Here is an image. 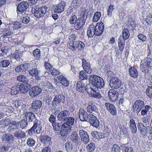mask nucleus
I'll return each mask as SVG.
<instances>
[{"label":"nucleus","instance_id":"obj_16","mask_svg":"<svg viewBox=\"0 0 152 152\" xmlns=\"http://www.w3.org/2000/svg\"><path fill=\"white\" fill-rule=\"evenodd\" d=\"M29 4L26 1H23L19 3L17 7V13L18 12H23L25 11L28 7Z\"/></svg>","mask_w":152,"mask_h":152},{"label":"nucleus","instance_id":"obj_17","mask_svg":"<svg viewBox=\"0 0 152 152\" xmlns=\"http://www.w3.org/2000/svg\"><path fill=\"white\" fill-rule=\"evenodd\" d=\"M42 91L41 88L39 86H34L31 88L29 91V93L32 97L39 95Z\"/></svg>","mask_w":152,"mask_h":152},{"label":"nucleus","instance_id":"obj_45","mask_svg":"<svg viewBox=\"0 0 152 152\" xmlns=\"http://www.w3.org/2000/svg\"><path fill=\"white\" fill-rule=\"evenodd\" d=\"M91 134L93 137L98 139L104 137L103 136L101 135L102 134L100 133H98L96 131L92 132Z\"/></svg>","mask_w":152,"mask_h":152},{"label":"nucleus","instance_id":"obj_54","mask_svg":"<svg viewBox=\"0 0 152 152\" xmlns=\"http://www.w3.org/2000/svg\"><path fill=\"white\" fill-rule=\"evenodd\" d=\"M128 28L129 29H131L132 30L135 29L136 25L134 21L131 20L128 23Z\"/></svg>","mask_w":152,"mask_h":152},{"label":"nucleus","instance_id":"obj_33","mask_svg":"<svg viewBox=\"0 0 152 152\" xmlns=\"http://www.w3.org/2000/svg\"><path fill=\"white\" fill-rule=\"evenodd\" d=\"M130 75L134 78H136L138 76V72L134 67L131 66L129 69Z\"/></svg>","mask_w":152,"mask_h":152},{"label":"nucleus","instance_id":"obj_9","mask_svg":"<svg viewBox=\"0 0 152 152\" xmlns=\"http://www.w3.org/2000/svg\"><path fill=\"white\" fill-rule=\"evenodd\" d=\"M104 25L103 23L101 22L99 23H97L96 26H94V30L95 36H99L101 35L104 31Z\"/></svg>","mask_w":152,"mask_h":152},{"label":"nucleus","instance_id":"obj_25","mask_svg":"<svg viewBox=\"0 0 152 152\" xmlns=\"http://www.w3.org/2000/svg\"><path fill=\"white\" fill-rule=\"evenodd\" d=\"M104 105L107 110L110 114L113 115H115L116 114V110L115 106L110 103H106Z\"/></svg>","mask_w":152,"mask_h":152},{"label":"nucleus","instance_id":"obj_14","mask_svg":"<svg viewBox=\"0 0 152 152\" xmlns=\"http://www.w3.org/2000/svg\"><path fill=\"white\" fill-rule=\"evenodd\" d=\"M88 116V120L92 126L96 128H97L99 126V120L96 117L91 114H89Z\"/></svg>","mask_w":152,"mask_h":152},{"label":"nucleus","instance_id":"obj_58","mask_svg":"<svg viewBox=\"0 0 152 152\" xmlns=\"http://www.w3.org/2000/svg\"><path fill=\"white\" fill-rule=\"evenodd\" d=\"M30 20L29 17L28 16H22L20 18V21L24 23H28Z\"/></svg>","mask_w":152,"mask_h":152},{"label":"nucleus","instance_id":"obj_36","mask_svg":"<svg viewBox=\"0 0 152 152\" xmlns=\"http://www.w3.org/2000/svg\"><path fill=\"white\" fill-rule=\"evenodd\" d=\"M67 47L72 51H75L77 48V41H70V42L68 44Z\"/></svg>","mask_w":152,"mask_h":152},{"label":"nucleus","instance_id":"obj_46","mask_svg":"<svg viewBox=\"0 0 152 152\" xmlns=\"http://www.w3.org/2000/svg\"><path fill=\"white\" fill-rule=\"evenodd\" d=\"M38 120L37 119H36L35 121H34V123H36V124H37V127L36 128V129L35 130V133L37 134H38L42 132V126L41 125H40V124H39L38 122Z\"/></svg>","mask_w":152,"mask_h":152},{"label":"nucleus","instance_id":"obj_56","mask_svg":"<svg viewBox=\"0 0 152 152\" xmlns=\"http://www.w3.org/2000/svg\"><path fill=\"white\" fill-rule=\"evenodd\" d=\"M151 107L148 105H146L145 106V108L142 109L141 111V114L142 115H144L147 114V112Z\"/></svg>","mask_w":152,"mask_h":152},{"label":"nucleus","instance_id":"obj_37","mask_svg":"<svg viewBox=\"0 0 152 152\" xmlns=\"http://www.w3.org/2000/svg\"><path fill=\"white\" fill-rule=\"evenodd\" d=\"M18 123L15 121H13L10 124V125L7 129V130L9 133L14 131L18 127Z\"/></svg>","mask_w":152,"mask_h":152},{"label":"nucleus","instance_id":"obj_27","mask_svg":"<svg viewBox=\"0 0 152 152\" xmlns=\"http://www.w3.org/2000/svg\"><path fill=\"white\" fill-rule=\"evenodd\" d=\"M65 149L67 152H75L76 149L71 142L67 141L64 144Z\"/></svg>","mask_w":152,"mask_h":152},{"label":"nucleus","instance_id":"obj_53","mask_svg":"<svg viewBox=\"0 0 152 152\" xmlns=\"http://www.w3.org/2000/svg\"><path fill=\"white\" fill-rule=\"evenodd\" d=\"M10 63L9 60H3L0 62V66L2 67H6L10 64Z\"/></svg>","mask_w":152,"mask_h":152},{"label":"nucleus","instance_id":"obj_20","mask_svg":"<svg viewBox=\"0 0 152 152\" xmlns=\"http://www.w3.org/2000/svg\"><path fill=\"white\" fill-rule=\"evenodd\" d=\"M78 114L79 118L81 121H87L88 119V116L87 113L83 108L80 109Z\"/></svg>","mask_w":152,"mask_h":152},{"label":"nucleus","instance_id":"obj_2","mask_svg":"<svg viewBox=\"0 0 152 152\" xmlns=\"http://www.w3.org/2000/svg\"><path fill=\"white\" fill-rule=\"evenodd\" d=\"M48 8L46 6L39 8L36 7L33 8L34 16L37 18H39L43 17L47 12Z\"/></svg>","mask_w":152,"mask_h":152},{"label":"nucleus","instance_id":"obj_55","mask_svg":"<svg viewBox=\"0 0 152 152\" xmlns=\"http://www.w3.org/2000/svg\"><path fill=\"white\" fill-rule=\"evenodd\" d=\"M77 20L76 16L75 15L72 14L69 19V23L72 24H75Z\"/></svg>","mask_w":152,"mask_h":152},{"label":"nucleus","instance_id":"obj_43","mask_svg":"<svg viewBox=\"0 0 152 152\" xmlns=\"http://www.w3.org/2000/svg\"><path fill=\"white\" fill-rule=\"evenodd\" d=\"M39 72V70L37 68H34L29 70V73L32 76L38 77Z\"/></svg>","mask_w":152,"mask_h":152},{"label":"nucleus","instance_id":"obj_41","mask_svg":"<svg viewBox=\"0 0 152 152\" xmlns=\"http://www.w3.org/2000/svg\"><path fill=\"white\" fill-rule=\"evenodd\" d=\"M123 36L122 38L124 40H126L128 39L130 36L129 32L127 28H124L123 30Z\"/></svg>","mask_w":152,"mask_h":152},{"label":"nucleus","instance_id":"obj_48","mask_svg":"<svg viewBox=\"0 0 152 152\" xmlns=\"http://www.w3.org/2000/svg\"><path fill=\"white\" fill-rule=\"evenodd\" d=\"M79 77V79L82 80L86 79L88 78V76L84 71L82 70L80 72Z\"/></svg>","mask_w":152,"mask_h":152},{"label":"nucleus","instance_id":"obj_26","mask_svg":"<svg viewBox=\"0 0 152 152\" xmlns=\"http://www.w3.org/2000/svg\"><path fill=\"white\" fill-rule=\"evenodd\" d=\"M19 88L21 93L25 94L27 92L30 88V85L27 82H24L23 84L19 86Z\"/></svg>","mask_w":152,"mask_h":152},{"label":"nucleus","instance_id":"obj_34","mask_svg":"<svg viewBox=\"0 0 152 152\" xmlns=\"http://www.w3.org/2000/svg\"><path fill=\"white\" fill-rule=\"evenodd\" d=\"M94 25H90L88 28L87 31V35L88 37H92L94 35H95L94 30Z\"/></svg>","mask_w":152,"mask_h":152},{"label":"nucleus","instance_id":"obj_52","mask_svg":"<svg viewBox=\"0 0 152 152\" xmlns=\"http://www.w3.org/2000/svg\"><path fill=\"white\" fill-rule=\"evenodd\" d=\"M146 93L149 98L152 99V86H148V88L146 89Z\"/></svg>","mask_w":152,"mask_h":152},{"label":"nucleus","instance_id":"obj_22","mask_svg":"<svg viewBox=\"0 0 152 152\" xmlns=\"http://www.w3.org/2000/svg\"><path fill=\"white\" fill-rule=\"evenodd\" d=\"M82 66L85 71L88 74H91L92 71L90 64L87 62L85 59H82Z\"/></svg>","mask_w":152,"mask_h":152},{"label":"nucleus","instance_id":"obj_60","mask_svg":"<svg viewBox=\"0 0 152 152\" xmlns=\"http://www.w3.org/2000/svg\"><path fill=\"white\" fill-rule=\"evenodd\" d=\"M138 39L142 42H145L146 41L147 37L145 35L140 34L137 36Z\"/></svg>","mask_w":152,"mask_h":152},{"label":"nucleus","instance_id":"obj_18","mask_svg":"<svg viewBox=\"0 0 152 152\" xmlns=\"http://www.w3.org/2000/svg\"><path fill=\"white\" fill-rule=\"evenodd\" d=\"M108 97L112 102H115L118 99V93L114 89H110L108 92Z\"/></svg>","mask_w":152,"mask_h":152},{"label":"nucleus","instance_id":"obj_13","mask_svg":"<svg viewBox=\"0 0 152 152\" xmlns=\"http://www.w3.org/2000/svg\"><path fill=\"white\" fill-rule=\"evenodd\" d=\"M86 18L83 16L77 19V20L74 24V28L77 30L81 29L83 25L85 24Z\"/></svg>","mask_w":152,"mask_h":152},{"label":"nucleus","instance_id":"obj_64","mask_svg":"<svg viewBox=\"0 0 152 152\" xmlns=\"http://www.w3.org/2000/svg\"><path fill=\"white\" fill-rule=\"evenodd\" d=\"M21 55V52L18 50H16L13 54V57H14L16 60H18Z\"/></svg>","mask_w":152,"mask_h":152},{"label":"nucleus","instance_id":"obj_39","mask_svg":"<svg viewBox=\"0 0 152 152\" xmlns=\"http://www.w3.org/2000/svg\"><path fill=\"white\" fill-rule=\"evenodd\" d=\"M118 45L119 50L122 51L124 48L125 40L123 39L122 37L120 36L118 39Z\"/></svg>","mask_w":152,"mask_h":152},{"label":"nucleus","instance_id":"obj_50","mask_svg":"<svg viewBox=\"0 0 152 152\" xmlns=\"http://www.w3.org/2000/svg\"><path fill=\"white\" fill-rule=\"evenodd\" d=\"M37 124L36 123H34L32 127L28 130V134L30 135H32L33 134L35 133V129L37 127Z\"/></svg>","mask_w":152,"mask_h":152},{"label":"nucleus","instance_id":"obj_12","mask_svg":"<svg viewBox=\"0 0 152 152\" xmlns=\"http://www.w3.org/2000/svg\"><path fill=\"white\" fill-rule=\"evenodd\" d=\"M70 138L71 141L77 145L80 144L81 142L78 135V132L76 131H74L71 133Z\"/></svg>","mask_w":152,"mask_h":152},{"label":"nucleus","instance_id":"obj_49","mask_svg":"<svg viewBox=\"0 0 152 152\" xmlns=\"http://www.w3.org/2000/svg\"><path fill=\"white\" fill-rule=\"evenodd\" d=\"M101 16V14L100 12H96L93 16L92 20L94 22H97L100 19Z\"/></svg>","mask_w":152,"mask_h":152},{"label":"nucleus","instance_id":"obj_1","mask_svg":"<svg viewBox=\"0 0 152 152\" xmlns=\"http://www.w3.org/2000/svg\"><path fill=\"white\" fill-rule=\"evenodd\" d=\"M89 79L92 82L88 86H91V88H101L104 86V82L103 79L99 76L94 75H90Z\"/></svg>","mask_w":152,"mask_h":152},{"label":"nucleus","instance_id":"obj_15","mask_svg":"<svg viewBox=\"0 0 152 152\" xmlns=\"http://www.w3.org/2000/svg\"><path fill=\"white\" fill-rule=\"evenodd\" d=\"M2 141L6 143L11 144L15 140L13 135L10 134H3L1 137Z\"/></svg>","mask_w":152,"mask_h":152},{"label":"nucleus","instance_id":"obj_7","mask_svg":"<svg viewBox=\"0 0 152 152\" xmlns=\"http://www.w3.org/2000/svg\"><path fill=\"white\" fill-rule=\"evenodd\" d=\"M121 80L117 77H112L110 82V86L112 88L117 89L121 86Z\"/></svg>","mask_w":152,"mask_h":152},{"label":"nucleus","instance_id":"obj_62","mask_svg":"<svg viewBox=\"0 0 152 152\" xmlns=\"http://www.w3.org/2000/svg\"><path fill=\"white\" fill-rule=\"evenodd\" d=\"M145 21L148 25L152 24V15L150 14H148L147 16Z\"/></svg>","mask_w":152,"mask_h":152},{"label":"nucleus","instance_id":"obj_3","mask_svg":"<svg viewBox=\"0 0 152 152\" xmlns=\"http://www.w3.org/2000/svg\"><path fill=\"white\" fill-rule=\"evenodd\" d=\"M140 67L142 72H146L147 68L149 69L152 67V58L147 57L143 60L141 61Z\"/></svg>","mask_w":152,"mask_h":152},{"label":"nucleus","instance_id":"obj_8","mask_svg":"<svg viewBox=\"0 0 152 152\" xmlns=\"http://www.w3.org/2000/svg\"><path fill=\"white\" fill-rule=\"evenodd\" d=\"M96 88H91V86H88L86 89L87 93L93 97L97 99H100L101 97L100 94L96 91Z\"/></svg>","mask_w":152,"mask_h":152},{"label":"nucleus","instance_id":"obj_44","mask_svg":"<svg viewBox=\"0 0 152 152\" xmlns=\"http://www.w3.org/2000/svg\"><path fill=\"white\" fill-rule=\"evenodd\" d=\"M19 86H15L12 87L11 89V93L12 95H16L19 93Z\"/></svg>","mask_w":152,"mask_h":152},{"label":"nucleus","instance_id":"obj_10","mask_svg":"<svg viewBox=\"0 0 152 152\" xmlns=\"http://www.w3.org/2000/svg\"><path fill=\"white\" fill-rule=\"evenodd\" d=\"M65 98L62 94L56 96L52 101V105L56 107L61 102L63 103L65 101Z\"/></svg>","mask_w":152,"mask_h":152},{"label":"nucleus","instance_id":"obj_51","mask_svg":"<svg viewBox=\"0 0 152 152\" xmlns=\"http://www.w3.org/2000/svg\"><path fill=\"white\" fill-rule=\"evenodd\" d=\"M81 3L82 1L81 0H73L72 1V4L75 8H76L80 6Z\"/></svg>","mask_w":152,"mask_h":152},{"label":"nucleus","instance_id":"obj_57","mask_svg":"<svg viewBox=\"0 0 152 152\" xmlns=\"http://www.w3.org/2000/svg\"><path fill=\"white\" fill-rule=\"evenodd\" d=\"M17 79L20 82H26L28 78L24 75H20L17 77Z\"/></svg>","mask_w":152,"mask_h":152},{"label":"nucleus","instance_id":"obj_28","mask_svg":"<svg viewBox=\"0 0 152 152\" xmlns=\"http://www.w3.org/2000/svg\"><path fill=\"white\" fill-rule=\"evenodd\" d=\"M57 78L60 83L63 86L66 87H67L69 86V81L65 76L61 75L58 76Z\"/></svg>","mask_w":152,"mask_h":152},{"label":"nucleus","instance_id":"obj_35","mask_svg":"<svg viewBox=\"0 0 152 152\" xmlns=\"http://www.w3.org/2000/svg\"><path fill=\"white\" fill-rule=\"evenodd\" d=\"M129 127L132 133H136L137 131V128L134 121L133 119H131L130 120L129 123Z\"/></svg>","mask_w":152,"mask_h":152},{"label":"nucleus","instance_id":"obj_21","mask_svg":"<svg viewBox=\"0 0 152 152\" xmlns=\"http://www.w3.org/2000/svg\"><path fill=\"white\" fill-rule=\"evenodd\" d=\"M137 126L140 134L143 136L146 137L148 133L147 127L141 123H139L137 124Z\"/></svg>","mask_w":152,"mask_h":152},{"label":"nucleus","instance_id":"obj_59","mask_svg":"<svg viewBox=\"0 0 152 152\" xmlns=\"http://www.w3.org/2000/svg\"><path fill=\"white\" fill-rule=\"evenodd\" d=\"M65 121H66V123H67L70 125H72L74 124L75 119L72 117H69Z\"/></svg>","mask_w":152,"mask_h":152},{"label":"nucleus","instance_id":"obj_30","mask_svg":"<svg viewBox=\"0 0 152 152\" xmlns=\"http://www.w3.org/2000/svg\"><path fill=\"white\" fill-rule=\"evenodd\" d=\"M87 85L86 86L85 84L82 81H78L77 85L76 88L77 91L80 92L86 91V89Z\"/></svg>","mask_w":152,"mask_h":152},{"label":"nucleus","instance_id":"obj_42","mask_svg":"<svg viewBox=\"0 0 152 152\" xmlns=\"http://www.w3.org/2000/svg\"><path fill=\"white\" fill-rule=\"evenodd\" d=\"M20 127L22 129H25L28 124V122L25 119H22L18 122Z\"/></svg>","mask_w":152,"mask_h":152},{"label":"nucleus","instance_id":"obj_5","mask_svg":"<svg viewBox=\"0 0 152 152\" xmlns=\"http://www.w3.org/2000/svg\"><path fill=\"white\" fill-rule=\"evenodd\" d=\"M144 102L140 100L136 101L133 105L134 112L138 113L145 107Z\"/></svg>","mask_w":152,"mask_h":152},{"label":"nucleus","instance_id":"obj_6","mask_svg":"<svg viewBox=\"0 0 152 152\" xmlns=\"http://www.w3.org/2000/svg\"><path fill=\"white\" fill-rule=\"evenodd\" d=\"M70 115V112L68 110H64L60 112L58 114L57 118L58 120L64 122L66 120Z\"/></svg>","mask_w":152,"mask_h":152},{"label":"nucleus","instance_id":"obj_47","mask_svg":"<svg viewBox=\"0 0 152 152\" xmlns=\"http://www.w3.org/2000/svg\"><path fill=\"white\" fill-rule=\"evenodd\" d=\"M95 148V144L93 142L90 143L87 146V151L89 152H93Z\"/></svg>","mask_w":152,"mask_h":152},{"label":"nucleus","instance_id":"obj_40","mask_svg":"<svg viewBox=\"0 0 152 152\" xmlns=\"http://www.w3.org/2000/svg\"><path fill=\"white\" fill-rule=\"evenodd\" d=\"M2 31L3 37V38H8V37L13 34V32L12 31L9 30L7 28H5L3 29Z\"/></svg>","mask_w":152,"mask_h":152},{"label":"nucleus","instance_id":"obj_29","mask_svg":"<svg viewBox=\"0 0 152 152\" xmlns=\"http://www.w3.org/2000/svg\"><path fill=\"white\" fill-rule=\"evenodd\" d=\"M87 109V112L90 113H92L93 112L96 113L98 111L96 105L93 102L91 101L88 102Z\"/></svg>","mask_w":152,"mask_h":152},{"label":"nucleus","instance_id":"obj_24","mask_svg":"<svg viewBox=\"0 0 152 152\" xmlns=\"http://www.w3.org/2000/svg\"><path fill=\"white\" fill-rule=\"evenodd\" d=\"M66 5V3L64 1H61L55 7L54 10V12L56 13H60L64 10Z\"/></svg>","mask_w":152,"mask_h":152},{"label":"nucleus","instance_id":"obj_4","mask_svg":"<svg viewBox=\"0 0 152 152\" xmlns=\"http://www.w3.org/2000/svg\"><path fill=\"white\" fill-rule=\"evenodd\" d=\"M72 126L67 123H64L61 126V129L60 131V134L62 136L65 137L67 134L71 132Z\"/></svg>","mask_w":152,"mask_h":152},{"label":"nucleus","instance_id":"obj_19","mask_svg":"<svg viewBox=\"0 0 152 152\" xmlns=\"http://www.w3.org/2000/svg\"><path fill=\"white\" fill-rule=\"evenodd\" d=\"M40 141L46 146L48 145L51 147L52 142L50 137L47 135L41 136L40 138Z\"/></svg>","mask_w":152,"mask_h":152},{"label":"nucleus","instance_id":"obj_38","mask_svg":"<svg viewBox=\"0 0 152 152\" xmlns=\"http://www.w3.org/2000/svg\"><path fill=\"white\" fill-rule=\"evenodd\" d=\"M21 24L19 22H12L10 23L9 27L13 28L14 30H17L21 28Z\"/></svg>","mask_w":152,"mask_h":152},{"label":"nucleus","instance_id":"obj_63","mask_svg":"<svg viewBox=\"0 0 152 152\" xmlns=\"http://www.w3.org/2000/svg\"><path fill=\"white\" fill-rule=\"evenodd\" d=\"M50 73L53 75H57L60 73V71L58 69L53 68L50 70Z\"/></svg>","mask_w":152,"mask_h":152},{"label":"nucleus","instance_id":"obj_32","mask_svg":"<svg viewBox=\"0 0 152 152\" xmlns=\"http://www.w3.org/2000/svg\"><path fill=\"white\" fill-rule=\"evenodd\" d=\"M14 135L15 137L18 139L24 138L26 136V133L21 130H18L15 132L14 133Z\"/></svg>","mask_w":152,"mask_h":152},{"label":"nucleus","instance_id":"obj_61","mask_svg":"<svg viewBox=\"0 0 152 152\" xmlns=\"http://www.w3.org/2000/svg\"><path fill=\"white\" fill-rule=\"evenodd\" d=\"M40 51L39 49H36L33 52V55L35 57H37L36 59H38L40 56Z\"/></svg>","mask_w":152,"mask_h":152},{"label":"nucleus","instance_id":"obj_11","mask_svg":"<svg viewBox=\"0 0 152 152\" xmlns=\"http://www.w3.org/2000/svg\"><path fill=\"white\" fill-rule=\"evenodd\" d=\"M79 133L82 141L85 144H87L89 142L90 138L87 132L83 130H80Z\"/></svg>","mask_w":152,"mask_h":152},{"label":"nucleus","instance_id":"obj_23","mask_svg":"<svg viewBox=\"0 0 152 152\" xmlns=\"http://www.w3.org/2000/svg\"><path fill=\"white\" fill-rule=\"evenodd\" d=\"M23 115L26 120L28 121V122L34 121L36 119H37L35 115L31 112H28L24 113Z\"/></svg>","mask_w":152,"mask_h":152},{"label":"nucleus","instance_id":"obj_31","mask_svg":"<svg viewBox=\"0 0 152 152\" xmlns=\"http://www.w3.org/2000/svg\"><path fill=\"white\" fill-rule=\"evenodd\" d=\"M42 105L41 101L38 100H35L32 103V109L34 112L36 111L38 109H40Z\"/></svg>","mask_w":152,"mask_h":152}]
</instances>
